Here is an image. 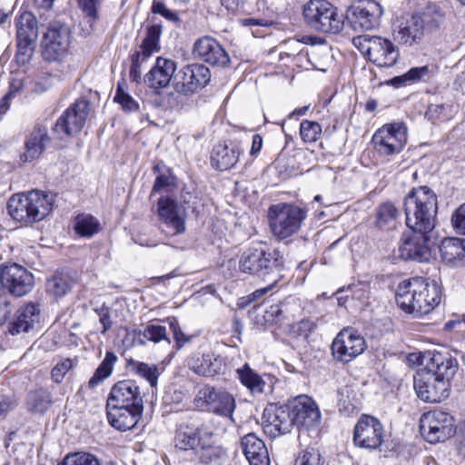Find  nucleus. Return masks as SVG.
Wrapping results in <instances>:
<instances>
[{
	"label": "nucleus",
	"instance_id": "f257e3e1",
	"mask_svg": "<svg viewBox=\"0 0 465 465\" xmlns=\"http://www.w3.org/2000/svg\"><path fill=\"white\" fill-rule=\"evenodd\" d=\"M396 302L407 313L416 317L426 315L438 306L441 299L440 285L421 277L401 282L396 291Z\"/></svg>",
	"mask_w": 465,
	"mask_h": 465
},
{
	"label": "nucleus",
	"instance_id": "f03ea898",
	"mask_svg": "<svg viewBox=\"0 0 465 465\" xmlns=\"http://www.w3.org/2000/svg\"><path fill=\"white\" fill-rule=\"evenodd\" d=\"M437 196L427 187L412 189L404 200L406 224L410 230L431 232L437 213Z\"/></svg>",
	"mask_w": 465,
	"mask_h": 465
},
{
	"label": "nucleus",
	"instance_id": "7ed1b4c3",
	"mask_svg": "<svg viewBox=\"0 0 465 465\" xmlns=\"http://www.w3.org/2000/svg\"><path fill=\"white\" fill-rule=\"evenodd\" d=\"M282 265L280 252L276 250L270 251L262 242L251 245L239 258V270L242 272L255 275L263 281L272 278L273 282H278L281 279Z\"/></svg>",
	"mask_w": 465,
	"mask_h": 465
},
{
	"label": "nucleus",
	"instance_id": "20e7f679",
	"mask_svg": "<svg viewBox=\"0 0 465 465\" xmlns=\"http://www.w3.org/2000/svg\"><path fill=\"white\" fill-rule=\"evenodd\" d=\"M54 197L45 192L33 190L13 195L7 203L10 216L25 225L44 220L52 211Z\"/></svg>",
	"mask_w": 465,
	"mask_h": 465
},
{
	"label": "nucleus",
	"instance_id": "39448f33",
	"mask_svg": "<svg viewBox=\"0 0 465 465\" xmlns=\"http://www.w3.org/2000/svg\"><path fill=\"white\" fill-rule=\"evenodd\" d=\"M302 17L307 26L324 34H339L343 29L344 17L327 0H310L302 7Z\"/></svg>",
	"mask_w": 465,
	"mask_h": 465
},
{
	"label": "nucleus",
	"instance_id": "423d86ee",
	"mask_svg": "<svg viewBox=\"0 0 465 465\" xmlns=\"http://www.w3.org/2000/svg\"><path fill=\"white\" fill-rule=\"evenodd\" d=\"M306 218V210L293 203H280L268 209L271 232L280 241L296 234Z\"/></svg>",
	"mask_w": 465,
	"mask_h": 465
},
{
	"label": "nucleus",
	"instance_id": "0eeeda50",
	"mask_svg": "<svg viewBox=\"0 0 465 465\" xmlns=\"http://www.w3.org/2000/svg\"><path fill=\"white\" fill-rule=\"evenodd\" d=\"M353 45L370 62L378 67H391L399 57L398 47L387 38L377 35H358L352 39Z\"/></svg>",
	"mask_w": 465,
	"mask_h": 465
},
{
	"label": "nucleus",
	"instance_id": "6e6552de",
	"mask_svg": "<svg viewBox=\"0 0 465 465\" xmlns=\"http://www.w3.org/2000/svg\"><path fill=\"white\" fill-rule=\"evenodd\" d=\"M193 405L200 411L214 413L219 416L232 418L236 404L232 394L223 389L211 385L201 387L194 399Z\"/></svg>",
	"mask_w": 465,
	"mask_h": 465
},
{
	"label": "nucleus",
	"instance_id": "1a4fd4ad",
	"mask_svg": "<svg viewBox=\"0 0 465 465\" xmlns=\"http://www.w3.org/2000/svg\"><path fill=\"white\" fill-rule=\"evenodd\" d=\"M420 431L430 444L445 441L455 434L454 419L440 410L428 411L420 419Z\"/></svg>",
	"mask_w": 465,
	"mask_h": 465
},
{
	"label": "nucleus",
	"instance_id": "9d476101",
	"mask_svg": "<svg viewBox=\"0 0 465 465\" xmlns=\"http://www.w3.org/2000/svg\"><path fill=\"white\" fill-rule=\"evenodd\" d=\"M288 407L293 426L297 427L300 433H318L322 415L317 403L311 397L299 395L289 401Z\"/></svg>",
	"mask_w": 465,
	"mask_h": 465
},
{
	"label": "nucleus",
	"instance_id": "9b49d317",
	"mask_svg": "<svg viewBox=\"0 0 465 465\" xmlns=\"http://www.w3.org/2000/svg\"><path fill=\"white\" fill-rule=\"evenodd\" d=\"M88 114V103L84 100L76 101L56 120L53 134L60 140L77 134L83 129Z\"/></svg>",
	"mask_w": 465,
	"mask_h": 465
},
{
	"label": "nucleus",
	"instance_id": "f8f14e48",
	"mask_svg": "<svg viewBox=\"0 0 465 465\" xmlns=\"http://www.w3.org/2000/svg\"><path fill=\"white\" fill-rule=\"evenodd\" d=\"M70 45V29L60 23L51 24L42 40V55L45 60L56 62L67 54Z\"/></svg>",
	"mask_w": 465,
	"mask_h": 465
},
{
	"label": "nucleus",
	"instance_id": "ddd939ff",
	"mask_svg": "<svg viewBox=\"0 0 465 465\" xmlns=\"http://www.w3.org/2000/svg\"><path fill=\"white\" fill-rule=\"evenodd\" d=\"M430 233L411 230L404 232L399 245V256L406 261L427 262L430 258Z\"/></svg>",
	"mask_w": 465,
	"mask_h": 465
},
{
	"label": "nucleus",
	"instance_id": "4468645a",
	"mask_svg": "<svg viewBox=\"0 0 465 465\" xmlns=\"http://www.w3.org/2000/svg\"><path fill=\"white\" fill-rule=\"evenodd\" d=\"M407 142V127L402 123L385 124L378 129L372 143L379 153L392 155L401 153Z\"/></svg>",
	"mask_w": 465,
	"mask_h": 465
},
{
	"label": "nucleus",
	"instance_id": "2eb2a0df",
	"mask_svg": "<svg viewBox=\"0 0 465 465\" xmlns=\"http://www.w3.org/2000/svg\"><path fill=\"white\" fill-rule=\"evenodd\" d=\"M366 348L364 338L354 330H341L331 343V353L335 360L348 363L361 354Z\"/></svg>",
	"mask_w": 465,
	"mask_h": 465
},
{
	"label": "nucleus",
	"instance_id": "dca6fc26",
	"mask_svg": "<svg viewBox=\"0 0 465 465\" xmlns=\"http://www.w3.org/2000/svg\"><path fill=\"white\" fill-rule=\"evenodd\" d=\"M385 431L381 422L371 415L362 414L353 430L354 443L365 449H378L383 442Z\"/></svg>",
	"mask_w": 465,
	"mask_h": 465
},
{
	"label": "nucleus",
	"instance_id": "f3484780",
	"mask_svg": "<svg viewBox=\"0 0 465 465\" xmlns=\"http://www.w3.org/2000/svg\"><path fill=\"white\" fill-rule=\"evenodd\" d=\"M413 386L417 396L425 402H440L449 396L450 385L440 381L432 372L424 368L414 375Z\"/></svg>",
	"mask_w": 465,
	"mask_h": 465
},
{
	"label": "nucleus",
	"instance_id": "a211bd4d",
	"mask_svg": "<svg viewBox=\"0 0 465 465\" xmlns=\"http://www.w3.org/2000/svg\"><path fill=\"white\" fill-rule=\"evenodd\" d=\"M210 79L211 73L208 67L200 64H193L178 71L173 78V87L180 94H193L204 87Z\"/></svg>",
	"mask_w": 465,
	"mask_h": 465
},
{
	"label": "nucleus",
	"instance_id": "6ab92c4d",
	"mask_svg": "<svg viewBox=\"0 0 465 465\" xmlns=\"http://www.w3.org/2000/svg\"><path fill=\"white\" fill-rule=\"evenodd\" d=\"M0 283L12 295L22 297L34 286V275L25 267L13 263L1 268Z\"/></svg>",
	"mask_w": 465,
	"mask_h": 465
},
{
	"label": "nucleus",
	"instance_id": "aec40b11",
	"mask_svg": "<svg viewBox=\"0 0 465 465\" xmlns=\"http://www.w3.org/2000/svg\"><path fill=\"white\" fill-rule=\"evenodd\" d=\"M107 403L116 406L143 410V401L135 381L124 380L116 382L111 389Z\"/></svg>",
	"mask_w": 465,
	"mask_h": 465
},
{
	"label": "nucleus",
	"instance_id": "412c9836",
	"mask_svg": "<svg viewBox=\"0 0 465 465\" xmlns=\"http://www.w3.org/2000/svg\"><path fill=\"white\" fill-rule=\"evenodd\" d=\"M262 424L265 433L272 438L291 431L293 427L288 405L286 407L271 406L263 411Z\"/></svg>",
	"mask_w": 465,
	"mask_h": 465
},
{
	"label": "nucleus",
	"instance_id": "4be33fe9",
	"mask_svg": "<svg viewBox=\"0 0 465 465\" xmlns=\"http://www.w3.org/2000/svg\"><path fill=\"white\" fill-rule=\"evenodd\" d=\"M193 54L195 58L212 65L224 67L230 62L229 55L218 41L211 36H203L193 45Z\"/></svg>",
	"mask_w": 465,
	"mask_h": 465
},
{
	"label": "nucleus",
	"instance_id": "5701e85b",
	"mask_svg": "<svg viewBox=\"0 0 465 465\" xmlns=\"http://www.w3.org/2000/svg\"><path fill=\"white\" fill-rule=\"evenodd\" d=\"M158 215L162 223L173 232V234L183 233L186 230L185 213L177 202L169 197L158 200Z\"/></svg>",
	"mask_w": 465,
	"mask_h": 465
},
{
	"label": "nucleus",
	"instance_id": "b1692460",
	"mask_svg": "<svg viewBox=\"0 0 465 465\" xmlns=\"http://www.w3.org/2000/svg\"><path fill=\"white\" fill-rule=\"evenodd\" d=\"M188 367L197 375L213 378L224 374L226 363L223 357L214 352L195 353L188 360Z\"/></svg>",
	"mask_w": 465,
	"mask_h": 465
},
{
	"label": "nucleus",
	"instance_id": "393cba45",
	"mask_svg": "<svg viewBox=\"0 0 465 465\" xmlns=\"http://www.w3.org/2000/svg\"><path fill=\"white\" fill-rule=\"evenodd\" d=\"M458 367L459 364L456 358L452 357L450 353L435 351L429 354L424 369L429 372H432L433 376L438 378L440 381H444L450 385V380L456 374Z\"/></svg>",
	"mask_w": 465,
	"mask_h": 465
},
{
	"label": "nucleus",
	"instance_id": "a878e982",
	"mask_svg": "<svg viewBox=\"0 0 465 465\" xmlns=\"http://www.w3.org/2000/svg\"><path fill=\"white\" fill-rule=\"evenodd\" d=\"M354 23L363 30H372L380 25L383 13L381 5L374 0H364L351 7Z\"/></svg>",
	"mask_w": 465,
	"mask_h": 465
},
{
	"label": "nucleus",
	"instance_id": "bb28decb",
	"mask_svg": "<svg viewBox=\"0 0 465 465\" xmlns=\"http://www.w3.org/2000/svg\"><path fill=\"white\" fill-rule=\"evenodd\" d=\"M143 410L106 404L108 422L120 431L129 430L138 423Z\"/></svg>",
	"mask_w": 465,
	"mask_h": 465
},
{
	"label": "nucleus",
	"instance_id": "cd10ccee",
	"mask_svg": "<svg viewBox=\"0 0 465 465\" xmlns=\"http://www.w3.org/2000/svg\"><path fill=\"white\" fill-rule=\"evenodd\" d=\"M176 63L172 59L157 57L154 65L144 76L145 84L152 89L165 88L174 78Z\"/></svg>",
	"mask_w": 465,
	"mask_h": 465
},
{
	"label": "nucleus",
	"instance_id": "c85d7f7f",
	"mask_svg": "<svg viewBox=\"0 0 465 465\" xmlns=\"http://www.w3.org/2000/svg\"><path fill=\"white\" fill-rule=\"evenodd\" d=\"M242 452L249 465H270L265 443L255 433H248L241 440Z\"/></svg>",
	"mask_w": 465,
	"mask_h": 465
},
{
	"label": "nucleus",
	"instance_id": "c756f323",
	"mask_svg": "<svg viewBox=\"0 0 465 465\" xmlns=\"http://www.w3.org/2000/svg\"><path fill=\"white\" fill-rule=\"evenodd\" d=\"M242 153V149L237 144L219 143L212 152V165L219 171L229 170L237 163Z\"/></svg>",
	"mask_w": 465,
	"mask_h": 465
},
{
	"label": "nucleus",
	"instance_id": "7c9ffc66",
	"mask_svg": "<svg viewBox=\"0 0 465 465\" xmlns=\"http://www.w3.org/2000/svg\"><path fill=\"white\" fill-rule=\"evenodd\" d=\"M50 141L47 127L45 125H36L25 141V152L22 155V160L31 162L38 158L45 149Z\"/></svg>",
	"mask_w": 465,
	"mask_h": 465
},
{
	"label": "nucleus",
	"instance_id": "2f4dec72",
	"mask_svg": "<svg viewBox=\"0 0 465 465\" xmlns=\"http://www.w3.org/2000/svg\"><path fill=\"white\" fill-rule=\"evenodd\" d=\"M201 430L191 424L182 423L175 431L173 443L174 448L181 451H196L200 446Z\"/></svg>",
	"mask_w": 465,
	"mask_h": 465
},
{
	"label": "nucleus",
	"instance_id": "473e14b6",
	"mask_svg": "<svg viewBox=\"0 0 465 465\" xmlns=\"http://www.w3.org/2000/svg\"><path fill=\"white\" fill-rule=\"evenodd\" d=\"M39 309L34 303H27L20 307L15 320L11 322L9 331L11 334H18L20 332H27L38 320Z\"/></svg>",
	"mask_w": 465,
	"mask_h": 465
},
{
	"label": "nucleus",
	"instance_id": "72a5a7b5",
	"mask_svg": "<svg viewBox=\"0 0 465 465\" xmlns=\"http://www.w3.org/2000/svg\"><path fill=\"white\" fill-rule=\"evenodd\" d=\"M424 35L423 26L420 25L416 16L401 25L395 33V40L403 45L413 46L420 45Z\"/></svg>",
	"mask_w": 465,
	"mask_h": 465
},
{
	"label": "nucleus",
	"instance_id": "f704fd0d",
	"mask_svg": "<svg viewBox=\"0 0 465 465\" xmlns=\"http://www.w3.org/2000/svg\"><path fill=\"white\" fill-rule=\"evenodd\" d=\"M440 252L445 263L457 266L465 258V239L445 238L441 242Z\"/></svg>",
	"mask_w": 465,
	"mask_h": 465
},
{
	"label": "nucleus",
	"instance_id": "c9c22d12",
	"mask_svg": "<svg viewBox=\"0 0 465 465\" xmlns=\"http://www.w3.org/2000/svg\"><path fill=\"white\" fill-rule=\"evenodd\" d=\"M237 378L252 394L272 391V386L255 372L247 363L236 370Z\"/></svg>",
	"mask_w": 465,
	"mask_h": 465
},
{
	"label": "nucleus",
	"instance_id": "e433bc0d",
	"mask_svg": "<svg viewBox=\"0 0 465 465\" xmlns=\"http://www.w3.org/2000/svg\"><path fill=\"white\" fill-rule=\"evenodd\" d=\"M74 284V278L65 272L55 273L46 281V292L55 299L65 296Z\"/></svg>",
	"mask_w": 465,
	"mask_h": 465
},
{
	"label": "nucleus",
	"instance_id": "4c0bfd02",
	"mask_svg": "<svg viewBox=\"0 0 465 465\" xmlns=\"http://www.w3.org/2000/svg\"><path fill=\"white\" fill-rule=\"evenodd\" d=\"M415 16L423 26V30L428 31L438 29L444 20L442 9L434 3L428 4L424 10Z\"/></svg>",
	"mask_w": 465,
	"mask_h": 465
},
{
	"label": "nucleus",
	"instance_id": "58836bf2",
	"mask_svg": "<svg viewBox=\"0 0 465 465\" xmlns=\"http://www.w3.org/2000/svg\"><path fill=\"white\" fill-rule=\"evenodd\" d=\"M16 37L37 39V20L33 13L22 12L15 19Z\"/></svg>",
	"mask_w": 465,
	"mask_h": 465
},
{
	"label": "nucleus",
	"instance_id": "ea45409f",
	"mask_svg": "<svg viewBox=\"0 0 465 465\" xmlns=\"http://www.w3.org/2000/svg\"><path fill=\"white\" fill-rule=\"evenodd\" d=\"M127 368L130 372L147 381L151 387H156L160 374L157 365L129 359L127 360Z\"/></svg>",
	"mask_w": 465,
	"mask_h": 465
},
{
	"label": "nucleus",
	"instance_id": "a19ab883",
	"mask_svg": "<svg viewBox=\"0 0 465 465\" xmlns=\"http://www.w3.org/2000/svg\"><path fill=\"white\" fill-rule=\"evenodd\" d=\"M199 461L204 465H221L225 458V450L219 445H200V448L194 452Z\"/></svg>",
	"mask_w": 465,
	"mask_h": 465
},
{
	"label": "nucleus",
	"instance_id": "79ce46f5",
	"mask_svg": "<svg viewBox=\"0 0 465 465\" xmlns=\"http://www.w3.org/2000/svg\"><path fill=\"white\" fill-rule=\"evenodd\" d=\"M117 361V356L113 351H107L105 357L95 370L94 375L88 381V387L95 388L99 383L107 379L113 372L114 365Z\"/></svg>",
	"mask_w": 465,
	"mask_h": 465
},
{
	"label": "nucleus",
	"instance_id": "37998d69",
	"mask_svg": "<svg viewBox=\"0 0 465 465\" xmlns=\"http://www.w3.org/2000/svg\"><path fill=\"white\" fill-rule=\"evenodd\" d=\"M75 233L81 237L90 238L100 230L99 221L91 214H78L74 219Z\"/></svg>",
	"mask_w": 465,
	"mask_h": 465
},
{
	"label": "nucleus",
	"instance_id": "c03bdc74",
	"mask_svg": "<svg viewBox=\"0 0 465 465\" xmlns=\"http://www.w3.org/2000/svg\"><path fill=\"white\" fill-rule=\"evenodd\" d=\"M52 402L51 394L43 389L31 391L27 396L28 409L36 413H44Z\"/></svg>",
	"mask_w": 465,
	"mask_h": 465
},
{
	"label": "nucleus",
	"instance_id": "a18cd8bd",
	"mask_svg": "<svg viewBox=\"0 0 465 465\" xmlns=\"http://www.w3.org/2000/svg\"><path fill=\"white\" fill-rule=\"evenodd\" d=\"M163 27L160 24L152 25L146 29V36L140 45V49L149 52L151 54L160 51V37Z\"/></svg>",
	"mask_w": 465,
	"mask_h": 465
},
{
	"label": "nucleus",
	"instance_id": "49530a36",
	"mask_svg": "<svg viewBox=\"0 0 465 465\" xmlns=\"http://www.w3.org/2000/svg\"><path fill=\"white\" fill-rule=\"evenodd\" d=\"M399 212L391 203H383L376 212V225L384 229L387 226H393Z\"/></svg>",
	"mask_w": 465,
	"mask_h": 465
},
{
	"label": "nucleus",
	"instance_id": "de8ad7c7",
	"mask_svg": "<svg viewBox=\"0 0 465 465\" xmlns=\"http://www.w3.org/2000/svg\"><path fill=\"white\" fill-rule=\"evenodd\" d=\"M152 56L149 52L138 49L130 55V79L132 82L139 83L142 76V66Z\"/></svg>",
	"mask_w": 465,
	"mask_h": 465
},
{
	"label": "nucleus",
	"instance_id": "09e8293b",
	"mask_svg": "<svg viewBox=\"0 0 465 465\" xmlns=\"http://www.w3.org/2000/svg\"><path fill=\"white\" fill-rule=\"evenodd\" d=\"M36 39L16 37L17 51L15 58L18 64H25L31 59Z\"/></svg>",
	"mask_w": 465,
	"mask_h": 465
},
{
	"label": "nucleus",
	"instance_id": "8fccbe9b",
	"mask_svg": "<svg viewBox=\"0 0 465 465\" xmlns=\"http://www.w3.org/2000/svg\"><path fill=\"white\" fill-rule=\"evenodd\" d=\"M321 452L314 447L302 450L294 460L293 465H322Z\"/></svg>",
	"mask_w": 465,
	"mask_h": 465
},
{
	"label": "nucleus",
	"instance_id": "3c124183",
	"mask_svg": "<svg viewBox=\"0 0 465 465\" xmlns=\"http://www.w3.org/2000/svg\"><path fill=\"white\" fill-rule=\"evenodd\" d=\"M322 134V126L314 121L303 120L300 125V134L304 143L316 142Z\"/></svg>",
	"mask_w": 465,
	"mask_h": 465
},
{
	"label": "nucleus",
	"instance_id": "603ef678",
	"mask_svg": "<svg viewBox=\"0 0 465 465\" xmlns=\"http://www.w3.org/2000/svg\"><path fill=\"white\" fill-rule=\"evenodd\" d=\"M58 465H100L98 459L88 452L67 454Z\"/></svg>",
	"mask_w": 465,
	"mask_h": 465
},
{
	"label": "nucleus",
	"instance_id": "864d4df0",
	"mask_svg": "<svg viewBox=\"0 0 465 465\" xmlns=\"http://www.w3.org/2000/svg\"><path fill=\"white\" fill-rule=\"evenodd\" d=\"M94 311L98 315L99 322L103 325L101 333L105 334L112 328L114 320L117 318V311L105 304L94 308Z\"/></svg>",
	"mask_w": 465,
	"mask_h": 465
},
{
	"label": "nucleus",
	"instance_id": "5fc2aeb1",
	"mask_svg": "<svg viewBox=\"0 0 465 465\" xmlns=\"http://www.w3.org/2000/svg\"><path fill=\"white\" fill-rule=\"evenodd\" d=\"M141 333L143 338L154 343L168 340L165 326L161 325L158 322H153L146 325Z\"/></svg>",
	"mask_w": 465,
	"mask_h": 465
},
{
	"label": "nucleus",
	"instance_id": "6e6d98bb",
	"mask_svg": "<svg viewBox=\"0 0 465 465\" xmlns=\"http://www.w3.org/2000/svg\"><path fill=\"white\" fill-rule=\"evenodd\" d=\"M80 8L85 15L87 22L92 27L93 25L99 19V0H77Z\"/></svg>",
	"mask_w": 465,
	"mask_h": 465
},
{
	"label": "nucleus",
	"instance_id": "4d7b16f0",
	"mask_svg": "<svg viewBox=\"0 0 465 465\" xmlns=\"http://www.w3.org/2000/svg\"><path fill=\"white\" fill-rule=\"evenodd\" d=\"M153 14L160 15L175 25H181V19L177 12L169 9L162 1L153 0L151 7Z\"/></svg>",
	"mask_w": 465,
	"mask_h": 465
},
{
	"label": "nucleus",
	"instance_id": "13d9d810",
	"mask_svg": "<svg viewBox=\"0 0 465 465\" xmlns=\"http://www.w3.org/2000/svg\"><path fill=\"white\" fill-rule=\"evenodd\" d=\"M167 322L169 323L170 329L173 332V339L176 344L177 349H181L186 343L192 341V336L185 334L180 325L178 321L175 318H168Z\"/></svg>",
	"mask_w": 465,
	"mask_h": 465
},
{
	"label": "nucleus",
	"instance_id": "bf43d9fd",
	"mask_svg": "<svg viewBox=\"0 0 465 465\" xmlns=\"http://www.w3.org/2000/svg\"><path fill=\"white\" fill-rule=\"evenodd\" d=\"M114 100L119 103L122 108L128 113L137 111L139 104L134 98L127 93H125L120 86L116 90Z\"/></svg>",
	"mask_w": 465,
	"mask_h": 465
},
{
	"label": "nucleus",
	"instance_id": "052dcab7",
	"mask_svg": "<svg viewBox=\"0 0 465 465\" xmlns=\"http://www.w3.org/2000/svg\"><path fill=\"white\" fill-rule=\"evenodd\" d=\"M74 364L71 359L60 360L51 371V378L55 383H60L65 374L73 368Z\"/></svg>",
	"mask_w": 465,
	"mask_h": 465
},
{
	"label": "nucleus",
	"instance_id": "680f3d73",
	"mask_svg": "<svg viewBox=\"0 0 465 465\" xmlns=\"http://www.w3.org/2000/svg\"><path fill=\"white\" fill-rule=\"evenodd\" d=\"M410 84L425 80L430 76V69L428 65L412 67L406 72Z\"/></svg>",
	"mask_w": 465,
	"mask_h": 465
},
{
	"label": "nucleus",
	"instance_id": "e2e57ef3",
	"mask_svg": "<svg viewBox=\"0 0 465 465\" xmlns=\"http://www.w3.org/2000/svg\"><path fill=\"white\" fill-rule=\"evenodd\" d=\"M172 185H173V177L169 173V171L159 173L155 178L151 194L159 193Z\"/></svg>",
	"mask_w": 465,
	"mask_h": 465
},
{
	"label": "nucleus",
	"instance_id": "0e129e2a",
	"mask_svg": "<svg viewBox=\"0 0 465 465\" xmlns=\"http://www.w3.org/2000/svg\"><path fill=\"white\" fill-rule=\"evenodd\" d=\"M451 223L457 232L465 235V203L453 213Z\"/></svg>",
	"mask_w": 465,
	"mask_h": 465
},
{
	"label": "nucleus",
	"instance_id": "69168bd1",
	"mask_svg": "<svg viewBox=\"0 0 465 465\" xmlns=\"http://www.w3.org/2000/svg\"><path fill=\"white\" fill-rule=\"evenodd\" d=\"M241 25L246 27H269L272 22L264 18L248 17L240 21Z\"/></svg>",
	"mask_w": 465,
	"mask_h": 465
},
{
	"label": "nucleus",
	"instance_id": "338daca9",
	"mask_svg": "<svg viewBox=\"0 0 465 465\" xmlns=\"http://www.w3.org/2000/svg\"><path fill=\"white\" fill-rule=\"evenodd\" d=\"M282 314V310L281 309L280 305L275 304V305H272L269 308V310L266 311L264 317H265L266 321H272V322H274L275 323H279Z\"/></svg>",
	"mask_w": 465,
	"mask_h": 465
},
{
	"label": "nucleus",
	"instance_id": "774afa93",
	"mask_svg": "<svg viewBox=\"0 0 465 465\" xmlns=\"http://www.w3.org/2000/svg\"><path fill=\"white\" fill-rule=\"evenodd\" d=\"M445 107L443 104H430L426 112V116L430 120H436L443 114Z\"/></svg>",
	"mask_w": 465,
	"mask_h": 465
}]
</instances>
